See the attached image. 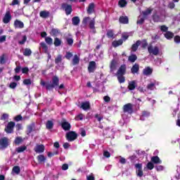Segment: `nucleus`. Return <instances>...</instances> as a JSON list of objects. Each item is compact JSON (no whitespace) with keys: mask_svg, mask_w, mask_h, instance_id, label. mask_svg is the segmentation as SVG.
Listing matches in <instances>:
<instances>
[{"mask_svg":"<svg viewBox=\"0 0 180 180\" xmlns=\"http://www.w3.org/2000/svg\"><path fill=\"white\" fill-rule=\"evenodd\" d=\"M14 27L19 28V29H23L25 27V24L23 22L19 20H15L14 21Z\"/></svg>","mask_w":180,"mask_h":180,"instance_id":"obj_14","label":"nucleus"},{"mask_svg":"<svg viewBox=\"0 0 180 180\" xmlns=\"http://www.w3.org/2000/svg\"><path fill=\"white\" fill-rule=\"evenodd\" d=\"M9 147V139L8 137L4 136L0 139V149L5 150V148H8Z\"/></svg>","mask_w":180,"mask_h":180,"instance_id":"obj_4","label":"nucleus"},{"mask_svg":"<svg viewBox=\"0 0 180 180\" xmlns=\"http://www.w3.org/2000/svg\"><path fill=\"white\" fill-rule=\"evenodd\" d=\"M117 65V62H116V60L112 59L110 64V70L111 72H113L115 70H116V65Z\"/></svg>","mask_w":180,"mask_h":180,"instance_id":"obj_20","label":"nucleus"},{"mask_svg":"<svg viewBox=\"0 0 180 180\" xmlns=\"http://www.w3.org/2000/svg\"><path fill=\"white\" fill-rule=\"evenodd\" d=\"M94 117L97 119L98 122H101L102 120H103V116L100 115L99 114H96L94 115Z\"/></svg>","mask_w":180,"mask_h":180,"instance_id":"obj_56","label":"nucleus"},{"mask_svg":"<svg viewBox=\"0 0 180 180\" xmlns=\"http://www.w3.org/2000/svg\"><path fill=\"white\" fill-rule=\"evenodd\" d=\"M40 85L41 86H45L47 91H51V89H57V88H58V89H64V84H62L60 85V79H58V77L57 76H54L52 78V83L49 82H46L44 80L41 79Z\"/></svg>","mask_w":180,"mask_h":180,"instance_id":"obj_1","label":"nucleus"},{"mask_svg":"<svg viewBox=\"0 0 180 180\" xmlns=\"http://www.w3.org/2000/svg\"><path fill=\"white\" fill-rule=\"evenodd\" d=\"M119 22L122 25H127L129 24V17L121 15L119 18Z\"/></svg>","mask_w":180,"mask_h":180,"instance_id":"obj_15","label":"nucleus"},{"mask_svg":"<svg viewBox=\"0 0 180 180\" xmlns=\"http://www.w3.org/2000/svg\"><path fill=\"white\" fill-rule=\"evenodd\" d=\"M54 155H58V150H56L54 152H49L48 157L51 158V157H54Z\"/></svg>","mask_w":180,"mask_h":180,"instance_id":"obj_50","label":"nucleus"},{"mask_svg":"<svg viewBox=\"0 0 180 180\" xmlns=\"http://www.w3.org/2000/svg\"><path fill=\"white\" fill-rule=\"evenodd\" d=\"M40 46L41 49L44 50L45 53H47V51H49V46H47V44H46V43L44 42H41Z\"/></svg>","mask_w":180,"mask_h":180,"instance_id":"obj_47","label":"nucleus"},{"mask_svg":"<svg viewBox=\"0 0 180 180\" xmlns=\"http://www.w3.org/2000/svg\"><path fill=\"white\" fill-rule=\"evenodd\" d=\"M27 40V37L26 35H24L22 36V39L18 41V44H20V45H23L26 43Z\"/></svg>","mask_w":180,"mask_h":180,"instance_id":"obj_51","label":"nucleus"},{"mask_svg":"<svg viewBox=\"0 0 180 180\" xmlns=\"http://www.w3.org/2000/svg\"><path fill=\"white\" fill-rule=\"evenodd\" d=\"M54 127V122L51 120H48L46 124V129L51 130Z\"/></svg>","mask_w":180,"mask_h":180,"instance_id":"obj_29","label":"nucleus"},{"mask_svg":"<svg viewBox=\"0 0 180 180\" xmlns=\"http://www.w3.org/2000/svg\"><path fill=\"white\" fill-rule=\"evenodd\" d=\"M146 117H150V112L148 110L142 111V114L140 117V120H145Z\"/></svg>","mask_w":180,"mask_h":180,"instance_id":"obj_26","label":"nucleus"},{"mask_svg":"<svg viewBox=\"0 0 180 180\" xmlns=\"http://www.w3.org/2000/svg\"><path fill=\"white\" fill-rule=\"evenodd\" d=\"M23 141V139L20 136H18L15 138L14 143L16 146H19L22 142Z\"/></svg>","mask_w":180,"mask_h":180,"instance_id":"obj_46","label":"nucleus"},{"mask_svg":"<svg viewBox=\"0 0 180 180\" xmlns=\"http://www.w3.org/2000/svg\"><path fill=\"white\" fill-rule=\"evenodd\" d=\"M24 85H32V80L30 79H25L23 80Z\"/></svg>","mask_w":180,"mask_h":180,"instance_id":"obj_57","label":"nucleus"},{"mask_svg":"<svg viewBox=\"0 0 180 180\" xmlns=\"http://www.w3.org/2000/svg\"><path fill=\"white\" fill-rule=\"evenodd\" d=\"M147 46H148V42H147V39H143L142 41L141 47L145 50V49H147Z\"/></svg>","mask_w":180,"mask_h":180,"instance_id":"obj_53","label":"nucleus"},{"mask_svg":"<svg viewBox=\"0 0 180 180\" xmlns=\"http://www.w3.org/2000/svg\"><path fill=\"white\" fill-rule=\"evenodd\" d=\"M63 61V55L59 54L57 56V57L55 58V63L56 64H60Z\"/></svg>","mask_w":180,"mask_h":180,"instance_id":"obj_42","label":"nucleus"},{"mask_svg":"<svg viewBox=\"0 0 180 180\" xmlns=\"http://www.w3.org/2000/svg\"><path fill=\"white\" fill-rule=\"evenodd\" d=\"M62 43H63V41L59 38L56 37L54 39L53 44L55 46V47H60V46H61Z\"/></svg>","mask_w":180,"mask_h":180,"instance_id":"obj_34","label":"nucleus"},{"mask_svg":"<svg viewBox=\"0 0 180 180\" xmlns=\"http://www.w3.org/2000/svg\"><path fill=\"white\" fill-rule=\"evenodd\" d=\"M13 171L15 174H20V167L19 166H15L13 168Z\"/></svg>","mask_w":180,"mask_h":180,"instance_id":"obj_55","label":"nucleus"},{"mask_svg":"<svg viewBox=\"0 0 180 180\" xmlns=\"http://www.w3.org/2000/svg\"><path fill=\"white\" fill-rule=\"evenodd\" d=\"M146 168H148L150 171L154 169V163L153 162H148L146 165Z\"/></svg>","mask_w":180,"mask_h":180,"instance_id":"obj_48","label":"nucleus"},{"mask_svg":"<svg viewBox=\"0 0 180 180\" xmlns=\"http://www.w3.org/2000/svg\"><path fill=\"white\" fill-rule=\"evenodd\" d=\"M72 63V65H78V64H79V57H78V55L74 56Z\"/></svg>","mask_w":180,"mask_h":180,"instance_id":"obj_31","label":"nucleus"},{"mask_svg":"<svg viewBox=\"0 0 180 180\" xmlns=\"http://www.w3.org/2000/svg\"><path fill=\"white\" fill-rule=\"evenodd\" d=\"M174 41L177 44H179L180 43V37L179 35H176L174 38Z\"/></svg>","mask_w":180,"mask_h":180,"instance_id":"obj_63","label":"nucleus"},{"mask_svg":"<svg viewBox=\"0 0 180 180\" xmlns=\"http://www.w3.org/2000/svg\"><path fill=\"white\" fill-rule=\"evenodd\" d=\"M34 127H36V124L34 122H32L31 124L27 126V134H30L32 131H34Z\"/></svg>","mask_w":180,"mask_h":180,"instance_id":"obj_18","label":"nucleus"},{"mask_svg":"<svg viewBox=\"0 0 180 180\" xmlns=\"http://www.w3.org/2000/svg\"><path fill=\"white\" fill-rule=\"evenodd\" d=\"M44 150H46V147L43 144L37 145L34 148V150L37 154H41L42 153H44Z\"/></svg>","mask_w":180,"mask_h":180,"instance_id":"obj_10","label":"nucleus"},{"mask_svg":"<svg viewBox=\"0 0 180 180\" xmlns=\"http://www.w3.org/2000/svg\"><path fill=\"white\" fill-rule=\"evenodd\" d=\"M23 120V117L21 115H18L14 117V120L15 122H20V120Z\"/></svg>","mask_w":180,"mask_h":180,"instance_id":"obj_59","label":"nucleus"},{"mask_svg":"<svg viewBox=\"0 0 180 180\" xmlns=\"http://www.w3.org/2000/svg\"><path fill=\"white\" fill-rule=\"evenodd\" d=\"M15 125L16 124L15 123V122H12V121L9 122L6 126L4 129V131H6L7 134H12L13 133V130L15 129Z\"/></svg>","mask_w":180,"mask_h":180,"instance_id":"obj_3","label":"nucleus"},{"mask_svg":"<svg viewBox=\"0 0 180 180\" xmlns=\"http://www.w3.org/2000/svg\"><path fill=\"white\" fill-rule=\"evenodd\" d=\"M45 41L46 44H49V46H51L53 44V38L50 37H46Z\"/></svg>","mask_w":180,"mask_h":180,"instance_id":"obj_45","label":"nucleus"},{"mask_svg":"<svg viewBox=\"0 0 180 180\" xmlns=\"http://www.w3.org/2000/svg\"><path fill=\"white\" fill-rule=\"evenodd\" d=\"M11 19H12V15H11V11H7L3 18L4 23H6V24L9 23Z\"/></svg>","mask_w":180,"mask_h":180,"instance_id":"obj_12","label":"nucleus"},{"mask_svg":"<svg viewBox=\"0 0 180 180\" xmlns=\"http://www.w3.org/2000/svg\"><path fill=\"white\" fill-rule=\"evenodd\" d=\"M122 44H123V39L115 40L112 43V47H119V46H122Z\"/></svg>","mask_w":180,"mask_h":180,"instance_id":"obj_28","label":"nucleus"},{"mask_svg":"<svg viewBox=\"0 0 180 180\" xmlns=\"http://www.w3.org/2000/svg\"><path fill=\"white\" fill-rule=\"evenodd\" d=\"M143 74L146 76L151 75L153 74V69L150 67H146L143 69Z\"/></svg>","mask_w":180,"mask_h":180,"instance_id":"obj_24","label":"nucleus"},{"mask_svg":"<svg viewBox=\"0 0 180 180\" xmlns=\"http://www.w3.org/2000/svg\"><path fill=\"white\" fill-rule=\"evenodd\" d=\"M136 86H137V83L136 82L135 80H133L129 82L128 89H129V91H134Z\"/></svg>","mask_w":180,"mask_h":180,"instance_id":"obj_16","label":"nucleus"},{"mask_svg":"<svg viewBox=\"0 0 180 180\" xmlns=\"http://www.w3.org/2000/svg\"><path fill=\"white\" fill-rule=\"evenodd\" d=\"M39 16L43 19H47V18L50 17V12L47 11H41L39 13Z\"/></svg>","mask_w":180,"mask_h":180,"instance_id":"obj_19","label":"nucleus"},{"mask_svg":"<svg viewBox=\"0 0 180 180\" xmlns=\"http://www.w3.org/2000/svg\"><path fill=\"white\" fill-rule=\"evenodd\" d=\"M62 8H63V9L65 10V14L68 16V15H71V13H72V6H71L70 4H67L65 3H63L62 4Z\"/></svg>","mask_w":180,"mask_h":180,"instance_id":"obj_8","label":"nucleus"},{"mask_svg":"<svg viewBox=\"0 0 180 180\" xmlns=\"http://www.w3.org/2000/svg\"><path fill=\"white\" fill-rule=\"evenodd\" d=\"M139 71H140V66L139 65V64L135 63L131 68V72L132 74H137Z\"/></svg>","mask_w":180,"mask_h":180,"instance_id":"obj_21","label":"nucleus"},{"mask_svg":"<svg viewBox=\"0 0 180 180\" xmlns=\"http://www.w3.org/2000/svg\"><path fill=\"white\" fill-rule=\"evenodd\" d=\"M65 137L68 141H74L77 140L78 134L74 131H70L66 134Z\"/></svg>","mask_w":180,"mask_h":180,"instance_id":"obj_5","label":"nucleus"},{"mask_svg":"<svg viewBox=\"0 0 180 180\" xmlns=\"http://www.w3.org/2000/svg\"><path fill=\"white\" fill-rule=\"evenodd\" d=\"M6 63V60H5V54H3L1 56H0V64H5Z\"/></svg>","mask_w":180,"mask_h":180,"instance_id":"obj_58","label":"nucleus"},{"mask_svg":"<svg viewBox=\"0 0 180 180\" xmlns=\"http://www.w3.org/2000/svg\"><path fill=\"white\" fill-rule=\"evenodd\" d=\"M165 37L167 39V40H171V39L174 38V33L167 31L165 34Z\"/></svg>","mask_w":180,"mask_h":180,"instance_id":"obj_38","label":"nucleus"},{"mask_svg":"<svg viewBox=\"0 0 180 180\" xmlns=\"http://www.w3.org/2000/svg\"><path fill=\"white\" fill-rule=\"evenodd\" d=\"M122 110L124 113H128L129 115H131V113L134 112L133 110V104L128 103L124 105L122 107Z\"/></svg>","mask_w":180,"mask_h":180,"instance_id":"obj_6","label":"nucleus"},{"mask_svg":"<svg viewBox=\"0 0 180 180\" xmlns=\"http://www.w3.org/2000/svg\"><path fill=\"white\" fill-rule=\"evenodd\" d=\"M141 44V41L138 40L134 44H132L131 50V51L136 52V50L139 49V46Z\"/></svg>","mask_w":180,"mask_h":180,"instance_id":"obj_22","label":"nucleus"},{"mask_svg":"<svg viewBox=\"0 0 180 180\" xmlns=\"http://www.w3.org/2000/svg\"><path fill=\"white\" fill-rule=\"evenodd\" d=\"M136 60H137V55H136V54H131L128 58V60L130 63H135Z\"/></svg>","mask_w":180,"mask_h":180,"instance_id":"obj_36","label":"nucleus"},{"mask_svg":"<svg viewBox=\"0 0 180 180\" xmlns=\"http://www.w3.org/2000/svg\"><path fill=\"white\" fill-rule=\"evenodd\" d=\"M117 78L120 84H124V82L126 81V78L124 75H117Z\"/></svg>","mask_w":180,"mask_h":180,"instance_id":"obj_41","label":"nucleus"},{"mask_svg":"<svg viewBox=\"0 0 180 180\" xmlns=\"http://www.w3.org/2000/svg\"><path fill=\"white\" fill-rule=\"evenodd\" d=\"M51 36H57V34H60V30L53 28L51 30Z\"/></svg>","mask_w":180,"mask_h":180,"instance_id":"obj_43","label":"nucleus"},{"mask_svg":"<svg viewBox=\"0 0 180 180\" xmlns=\"http://www.w3.org/2000/svg\"><path fill=\"white\" fill-rule=\"evenodd\" d=\"M150 161L153 164H162V160H161V159H160V157L158 156H153L150 158Z\"/></svg>","mask_w":180,"mask_h":180,"instance_id":"obj_17","label":"nucleus"},{"mask_svg":"<svg viewBox=\"0 0 180 180\" xmlns=\"http://www.w3.org/2000/svg\"><path fill=\"white\" fill-rule=\"evenodd\" d=\"M66 41L68 46H72L74 44V39L72 38H66Z\"/></svg>","mask_w":180,"mask_h":180,"instance_id":"obj_54","label":"nucleus"},{"mask_svg":"<svg viewBox=\"0 0 180 180\" xmlns=\"http://www.w3.org/2000/svg\"><path fill=\"white\" fill-rule=\"evenodd\" d=\"M147 89H149L150 91H154L155 89V83H150L147 85Z\"/></svg>","mask_w":180,"mask_h":180,"instance_id":"obj_49","label":"nucleus"},{"mask_svg":"<svg viewBox=\"0 0 180 180\" xmlns=\"http://www.w3.org/2000/svg\"><path fill=\"white\" fill-rule=\"evenodd\" d=\"M37 161L39 164H41V162H44L46 160V157L44 156V155H39L37 157Z\"/></svg>","mask_w":180,"mask_h":180,"instance_id":"obj_33","label":"nucleus"},{"mask_svg":"<svg viewBox=\"0 0 180 180\" xmlns=\"http://www.w3.org/2000/svg\"><path fill=\"white\" fill-rule=\"evenodd\" d=\"M160 30L161 32H168V27H167L166 25H162L160 26Z\"/></svg>","mask_w":180,"mask_h":180,"instance_id":"obj_61","label":"nucleus"},{"mask_svg":"<svg viewBox=\"0 0 180 180\" xmlns=\"http://www.w3.org/2000/svg\"><path fill=\"white\" fill-rule=\"evenodd\" d=\"M79 22H81V20L78 16H75L72 18V23L73 26H78V25H79Z\"/></svg>","mask_w":180,"mask_h":180,"instance_id":"obj_27","label":"nucleus"},{"mask_svg":"<svg viewBox=\"0 0 180 180\" xmlns=\"http://www.w3.org/2000/svg\"><path fill=\"white\" fill-rule=\"evenodd\" d=\"M1 120H8L9 119V114L8 113H3V115L1 116Z\"/></svg>","mask_w":180,"mask_h":180,"instance_id":"obj_52","label":"nucleus"},{"mask_svg":"<svg viewBox=\"0 0 180 180\" xmlns=\"http://www.w3.org/2000/svg\"><path fill=\"white\" fill-rule=\"evenodd\" d=\"M135 168H136V173L137 174V176H139V178H141V176L144 175V173L143 172V164L141 163L136 164Z\"/></svg>","mask_w":180,"mask_h":180,"instance_id":"obj_7","label":"nucleus"},{"mask_svg":"<svg viewBox=\"0 0 180 180\" xmlns=\"http://www.w3.org/2000/svg\"><path fill=\"white\" fill-rule=\"evenodd\" d=\"M148 51L149 54H153V56H158L160 54V48H158V46H153V44H149L148 46Z\"/></svg>","mask_w":180,"mask_h":180,"instance_id":"obj_2","label":"nucleus"},{"mask_svg":"<svg viewBox=\"0 0 180 180\" xmlns=\"http://www.w3.org/2000/svg\"><path fill=\"white\" fill-rule=\"evenodd\" d=\"M60 126L65 131H69V130H71V124L65 120L61 122Z\"/></svg>","mask_w":180,"mask_h":180,"instance_id":"obj_11","label":"nucleus"},{"mask_svg":"<svg viewBox=\"0 0 180 180\" xmlns=\"http://www.w3.org/2000/svg\"><path fill=\"white\" fill-rule=\"evenodd\" d=\"M22 74H28L29 73V68L25 67L22 68Z\"/></svg>","mask_w":180,"mask_h":180,"instance_id":"obj_62","label":"nucleus"},{"mask_svg":"<svg viewBox=\"0 0 180 180\" xmlns=\"http://www.w3.org/2000/svg\"><path fill=\"white\" fill-rule=\"evenodd\" d=\"M89 29L95 30V18L91 20L89 22Z\"/></svg>","mask_w":180,"mask_h":180,"instance_id":"obj_40","label":"nucleus"},{"mask_svg":"<svg viewBox=\"0 0 180 180\" xmlns=\"http://www.w3.org/2000/svg\"><path fill=\"white\" fill-rule=\"evenodd\" d=\"M153 11H154V8H148L146 9V11H143L142 14L143 15L144 18H146V16H148V15H151V13L153 12Z\"/></svg>","mask_w":180,"mask_h":180,"instance_id":"obj_32","label":"nucleus"},{"mask_svg":"<svg viewBox=\"0 0 180 180\" xmlns=\"http://www.w3.org/2000/svg\"><path fill=\"white\" fill-rule=\"evenodd\" d=\"M94 11H95V4L91 3L89 5L87 8V13H89V15H91V13H94Z\"/></svg>","mask_w":180,"mask_h":180,"instance_id":"obj_23","label":"nucleus"},{"mask_svg":"<svg viewBox=\"0 0 180 180\" xmlns=\"http://www.w3.org/2000/svg\"><path fill=\"white\" fill-rule=\"evenodd\" d=\"M127 70L126 65H122L117 71V75H125Z\"/></svg>","mask_w":180,"mask_h":180,"instance_id":"obj_13","label":"nucleus"},{"mask_svg":"<svg viewBox=\"0 0 180 180\" xmlns=\"http://www.w3.org/2000/svg\"><path fill=\"white\" fill-rule=\"evenodd\" d=\"M65 57L67 58V60H71V58L72 57V53L67 52Z\"/></svg>","mask_w":180,"mask_h":180,"instance_id":"obj_60","label":"nucleus"},{"mask_svg":"<svg viewBox=\"0 0 180 180\" xmlns=\"http://www.w3.org/2000/svg\"><path fill=\"white\" fill-rule=\"evenodd\" d=\"M95 70H96V62L90 61L88 66V72L91 74L95 72Z\"/></svg>","mask_w":180,"mask_h":180,"instance_id":"obj_9","label":"nucleus"},{"mask_svg":"<svg viewBox=\"0 0 180 180\" xmlns=\"http://www.w3.org/2000/svg\"><path fill=\"white\" fill-rule=\"evenodd\" d=\"M81 108H82V109H83V110H88L91 109V104L88 101L82 102Z\"/></svg>","mask_w":180,"mask_h":180,"instance_id":"obj_25","label":"nucleus"},{"mask_svg":"<svg viewBox=\"0 0 180 180\" xmlns=\"http://www.w3.org/2000/svg\"><path fill=\"white\" fill-rule=\"evenodd\" d=\"M118 6L120 8H125V6H127V1L126 0H120L118 1Z\"/></svg>","mask_w":180,"mask_h":180,"instance_id":"obj_37","label":"nucleus"},{"mask_svg":"<svg viewBox=\"0 0 180 180\" xmlns=\"http://www.w3.org/2000/svg\"><path fill=\"white\" fill-rule=\"evenodd\" d=\"M25 150H27V146H20V147L17 148L15 149V151H16V153H23L24 151H25Z\"/></svg>","mask_w":180,"mask_h":180,"instance_id":"obj_35","label":"nucleus"},{"mask_svg":"<svg viewBox=\"0 0 180 180\" xmlns=\"http://www.w3.org/2000/svg\"><path fill=\"white\" fill-rule=\"evenodd\" d=\"M106 34L108 39H115V32L113 30H108Z\"/></svg>","mask_w":180,"mask_h":180,"instance_id":"obj_30","label":"nucleus"},{"mask_svg":"<svg viewBox=\"0 0 180 180\" xmlns=\"http://www.w3.org/2000/svg\"><path fill=\"white\" fill-rule=\"evenodd\" d=\"M23 56L25 57H29L32 56V50L29 48H26L23 52Z\"/></svg>","mask_w":180,"mask_h":180,"instance_id":"obj_39","label":"nucleus"},{"mask_svg":"<svg viewBox=\"0 0 180 180\" xmlns=\"http://www.w3.org/2000/svg\"><path fill=\"white\" fill-rule=\"evenodd\" d=\"M129 36L127 34H122V39H123L124 41H126L127 39H129Z\"/></svg>","mask_w":180,"mask_h":180,"instance_id":"obj_64","label":"nucleus"},{"mask_svg":"<svg viewBox=\"0 0 180 180\" xmlns=\"http://www.w3.org/2000/svg\"><path fill=\"white\" fill-rule=\"evenodd\" d=\"M153 20L155 23H158V22H161V18H160V15H158L157 14H154L153 15Z\"/></svg>","mask_w":180,"mask_h":180,"instance_id":"obj_44","label":"nucleus"}]
</instances>
